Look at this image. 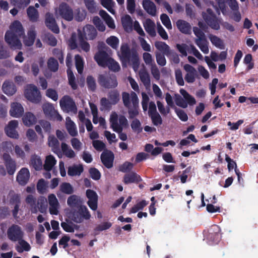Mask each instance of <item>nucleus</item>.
<instances>
[{
	"instance_id": "1",
	"label": "nucleus",
	"mask_w": 258,
	"mask_h": 258,
	"mask_svg": "<svg viewBox=\"0 0 258 258\" xmlns=\"http://www.w3.org/2000/svg\"><path fill=\"white\" fill-rule=\"evenodd\" d=\"M24 30L21 23L18 21H14L10 26V29L5 34V40L10 47L14 49H20L22 43L20 38L24 35Z\"/></svg>"
},
{
	"instance_id": "2",
	"label": "nucleus",
	"mask_w": 258,
	"mask_h": 258,
	"mask_svg": "<svg viewBox=\"0 0 258 258\" xmlns=\"http://www.w3.org/2000/svg\"><path fill=\"white\" fill-rule=\"evenodd\" d=\"M118 55L122 62V66L131 65L134 71L138 70L140 62L138 52L135 49H131L126 43L122 44Z\"/></svg>"
},
{
	"instance_id": "3",
	"label": "nucleus",
	"mask_w": 258,
	"mask_h": 258,
	"mask_svg": "<svg viewBox=\"0 0 258 258\" xmlns=\"http://www.w3.org/2000/svg\"><path fill=\"white\" fill-rule=\"evenodd\" d=\"M68 217L76 223H81L84 220H88L91 215L86 206H80L77 210H72L68 213Z\"/></svg>"
},
{
	"instance_id": "4",
	"label": "nucleus",
	"mask_w": 258,
	"mask_h": 258,
	"mask_svg": "<svg viewBox=\"0 0 258 258\" xmlns=\"http://www.w3.org/2000/svg\"><path fill=\"white\" fill-rule=\"evenodd\" d=\"M111 128L116 133H119L128 124V121L123 115H118L115 112H111L110 116Z\"/></svg>"
},
{
	"instance_id": "5",
	"label": "nucleus",
	"mask_w": 258,
	"mask_h": 258,
	"mask_svg": "<svg viewBox=\"0 0 258 258\" xmlns=\"http://www.w3.org/2000/svg\"><path fill=\"white\" fill-rule=\"evenodd\" d=\"M179 92L183 96V98L178 94L174 95V100L176 104L178 106L185 108L187 107L188 105L193 106L196 104L195 98L190 95L185 90L180 89Z\"/></svg>"
},
{
	"instance_id": "6",
	"label": "nucleus",
	"mask_w": 258,
	"mask_h": 258,
	"mask_svg": "<svg viewBox=\"0 0 258 258\" xmlns=\"http://www.w3.org/2000/svg\"><path fill=\"white\" fill-rule=\"evenodd\" d=\"M84 39L81 30H78V36L76 33H73L69 41V44L72 49L79 46L84 51L88 52L90 50V45Z\"/></svg>"
},
{
	"instance_id": "7",
	"label": "nucleus",
	"mask_w": 258,
	"mask_h": 258,
	"mask_svg": "<svg viewBox=\"0 0 258 258\" xmlns=\"http://www.w3.org/2000/svg\"><path fill=\"white\" fill-rule=\"evenodd\" d=\"M56 17H60L67 21H72L74 18L73 11L72 8L67 4L62 3L55 10Z\"/></svg>"
},
{
	"instance_id": "8",
	"label": "nucleus",
	"mask_w": 258,
	"mask_h": 258,
	"mask_svg": "<svg viewBox=\"0 0 258 258\" xmlns=\"http://www.w3.org/2000/svg\"><path fill=\"white\" fill-rule=\"evenodd\" d=\"M24 95L25 97L32 102L37 103L41 100L40 92L36 86L32 84L26 86Z\"/></svg>"
},
{
	"instance_id": "9",
	"label": "nucleus",
	"mask_w": 258,
	"mask_h": 258,
	"mask_svg": "<svg viewBox=\"0 0 258 258\" xmlns=\"http://www.w3.org/2000/svg\"><path fill=\"white\" fill-rule=\"evenodd\" d=\"M62 110L68 113L76 114L78 111L77 106L73 100L69 96L62 97L59 101Z\"/></svg>"
},
{
	"instance_id": "10",
	"label": "nucleus",
	"mask_w": 258,
	"mask_h": 258,
	"mask_svg": "<svg viewBox=\"0 0 258 258\" xmlns=\"http://www.w3.org/2000/svg\"><path fill=\"white\" fill-rule=\"evenodd\" d=\"M7 237L12 242H16L24 238V232L22 228L17 224H12L7 230Z\"/></svg>"
},
{
	"instance_id": "11",
	"label": "nucleus",
	"mask_w": 258,
	"mask_h": 258,
	"mask_svg": "<svg viewBox=\"0 0 258 258\" xmlns=\"http://www.w3.org/2000/svg\"><path fill=\"white\" fill-rule=\"evenodd\" d=\"M98 82L101 86L107 88H114L117 86L116 78L114 75H100Z\"/></svg>"
},
{
	"instance_id": "12",
	"label": "nucleus",
	"mask_w": 258,
	"mask_h": 258,
	"mask_svg": "<svg viewBox=\"0 0 258 258\" xmlns=\"http://www.w3.org/2000/svg\"><path fill=\"white\" fill-rule=\"evenodd\" d=\"M203 16L207 24L212 29L217 30L220 29V25L218 20L211 9H208L206 13H203Z\"/></svg>"
},
{
	"instance_id": "13",
	"label": "nucleus",
	"mask_w": 258,
	"mask_h": 258,
	"mask_svg": "<svg viewBox=\"0 0 258 258\" xmlns=\"http://www.w3.org/2000/svg\"><path fill=\"white\" fill-rule=\"evenodd\" d=\"M43 110L44 114L51 119L57 121L62 120V116L54 109L52 104L50 103H45L43 105Z\"/></svg>"
},
{
	"instance_id": "14",
	"label": "nucleus",
	"mask_w": 258,
	"mask_h": 258,
	"mask_svg": "<svg viewBox=\"0 0 258 258\" xmlns=\"http://www.w3.org/2000/svg\"><path fill=\"white\" fill-rule=\"evenodd\" d=\"M122 98L123 104L125 107H130L131 105L137 106L139 104V99L136 93L133 91L130 94L123 92Z\"/></svg>"
},
{
	"instance_id": "15",
	"label": "nucleus",
	"mask_w": 258,
	"mask_h": 258,
	"mask_svg": "<svg viewBox=\"0 0 258 258\" xmlns=\"http://www.w3.org/2000/svg\"><path fill=\"white\" fill-rule=\"evenodd\" d=\"M18 125V121L16 120L10 121L5 128L7 135L13 139H17L19 138V134L16 131Z\"/></svg>"
},
{
	"instance_id": "16",
	"label": "nucleus",
	"mask_w": 258,
	"mask_h": 258,
	"mask_svg": "<svg viewBox=\"0 0 258 258\" xmlns=\"http://www.w3.org/2000/svg\"><path fill=\"white\" fill-rule=\"evenodd\" d=\"M86 197L88 199L87 204L93 211H96L98 208V195L95 191L91 189L86 190Z\"/></svg>"
},
{
	"instance_id": "17",
	"label": "nucleus",
	"mask_w": 258,
	"mask_h": 258,
	"mask_svg": "<svg viewBox=\"0 0 258 258\" xmlns=\"http://www.w3.org/2000/svg\"><path fill=\"white\" fill-rule=\"evenodd\" d=\"M48 202L50 214L57 215L59 213L60 205L55 195L51 194L48 196Z\"/></svg>"
},
{
	"instance_id": "18",
	"label": "nucleus",
	"mask_w": 258,
	"mask_h": 258,
	"mask_svg": "<svg viewBox=\"0 0 258 258\" xmlns=\"http://www.w3.org/2000/svg\"><path fill=\"white\" fill-rule=\"evenodd\" d=\"M183 69L186 72L184 77V79L188 83H194L197 76V71L192 66L188 64H185L183 66Z\"/></svg>"
},
{
	"instance_id": "19",
	"label": "nucleus",
	"mask_w": 258,
	"mask_h": 258,
	"mask_svg": "<svg viewBox=\"0 0 258 258\" xmlns=\"http://www.w3.org/2000/svg\"><path fill=\"white\" fill-rule=\"evenodd\" d=\"M3 159L4 161L8 173L10 175H13L16 169L15 162L11 158L10 155L5 153L3 155Z\"/></svg>"
},
{
	"instance_id": "20",
	"label": "nucleus",
	"mask_w": 258,
	"mask_h": 258,
	"mask_svg": "<svg viewBox=\"0 0 258 258\" xmlns=\"http://www.w3.org/2000/svg\"><path fill=\"white\" fill-rule=\"evenodd\" d=\"M30 178V172L26 168H22L18 173L16 180L21 185H26Z\"/></svg>"
},
{
	"instance_id": "21",
	"label": "nucleus",
	"mask_w": 258,
	"mask_h": 258,
	"mask_svg": "<svg viewBox=\"0 0 258 258\" xmlns=\"http://www.w3.org/2000/svg\"><path fill=\"white\" fill-rule=\"evenodd\" d=\"M45 25L52 31L55 33H58L59 28L57 26L55 20L52 14L47 13L45 15Z\"/></svg>"
},
{
	"instance_id": "22",
	"label": "nucleus",
	"mask_w": 258,
	"mask_h": 258,
	"mask_svg": "<svg viewBox=\"0 0 258 258\" xmlns=\"http://www.w3.org/2000/svg\"><path fill=\"white\" fill-rule=\"evenodd\" d=\"M81 32L83 35V38L93 40L94 39L96 35L97 32L95 28L90 25H87L83 27L82 31Z\"/></svg>"
},
{
	"instance_id": "23",
	"label": "nucleus",
	"mask_w": 258,
	"mask_h": 258,
	"mask_svg": "<svg viewBox=\"0 0 258 258\" xmlns=\"http://www.w3.org/2000/svg\"><path fill=\"white\" fill-rule=\"evenodd\" d=\"M67 205L72 210L74 208H79L80 206H83V201L80 197L76 195H73L68 197Z\"/></svg>"
},
{
	"instance_id": "24",
	"label": "nucleus",
	"mask_w": 258,
	"mask_h": 258,
	"mask_svg": "<svg viewBox=\"0 0 258 258\" xmlns=\"http://www.w3.org/2000/svg\"><path fill=\"white\" fill-rule=\"evenodd\" d=\"M101 159L103 164L107 168H111L113 165L114 155L113 153L110 151H104L101 154Z\"/></svg>"
},
{
	"instance_id": "25",
	"label": "nucleus",
	"mask_w": 258,
	"mask_h": 258,
	"mask_svg": "<svg viewBox=\"0 0 258 258\" xmlns=\"http://www.w3.org/2000/svg\"><path fill=\"white\" fill-rule=\"evenodd\" d=\"M24 110L22 105L18 102H13L11 105L10 114L16 118L20 117L24 113Z\"/></svg>"
},
{
	"instance_id": "26",
	"label": "nucleus",
	"mask_w": 258,
	"mask_h": 258,
	"mask_svg": "<svg viewBox=\"0 0 258 258\" xmlns=\"http://www.w3.org/2000/svg\"><path fill=\"white\" fill-rule=\"evenodd\" d=\"M110 58L108 54L104 51H99L95 56L94 59L97 63L102 67H105L108 60Z\"/></svg>"
},
{
	"instance_id": "27",
	"label": "nucleus",
	"mask_w": 258,
	"mask_h": 258,
	"mask_svg": "<svg viewBox=\"0 0 258 258\" xmlns=\"http://www.w3.org/2000/svg\"><path fill=\"white\" fill-rule=\"evenodd\" d=\"M220 231V227L217 225H214L210 229L208 238L213 243H217L221 239Z\"/></svg>"
},
{
	"instance_id": "28",
	"label": "nucleus",
	"mask_w": 258,
	"mask_h": 258,
	"mask_svg": "<svg viewBox=\"0 0 258 258\" xmlns=\"http://www.w3.org/2000/svg\"><path fill=\"white\" fill-rule=\"evenodd\" d=\"M142 5L146 12L152 16H155L157 13V9L155 5L150 0H143Z\"/></svg>"
},
{
	"instance_id": "29",
	"label": "nucleus",
	"mask_w": 258,
	"mask_h": 258,
	"mask_svg": "<svg viewBox=\"0 0 258 258\" xmlns=\"http://www.w3.org/2000/svg\"><path fill=\"white\" fill-rule=\"evenodd\" d=\"M143 26L146 31L151 37L156 35L155 23L150 19H147L143 22Z\"/></svg>"
},
{
	"instance_id": "30",
	"label": "nucleus",
	"mask_w": 258,
	"mask_h": 258,
	"mask_svg": "<svg viewBox=\"0 0 258 258\" xmlns=\"http://www.w3.org/2000/svg\"><path fill=\"white\" fill-rule=\"evenodd\" d=\"M36 36V32L34 27L31 28L28 31L26 36L24 37L23 42L28 46H32L34 42Z\"/></svg>"
},
{
	"instance_id": "31",
	"label": "nucleus",
	"mask_w": 258,
	"mask_h": 258,
	"mask_svg": "<svg viewBox=\"0 0 258 258\" xmlns=\"http://www.w3.org/2000/svg\"><path fill=\"white\" fill-rule=\"evenodd\" d=\"M66 127L70 136L76 137L78 135L77 126L70 117H67L66 119Z\"/></svg>"
},
{
	"instance_id": "32",
	"label": "nucleus",
	"mask_w": 258,
	"mask_h": 258,
	"mask_svg": "<svg viewBox=\"0 0 258 258\" xmlns=\"http://www.w3.org/2000/svg\"><path fill=\"white\" fill-rule=\"evenodd\" d=\"M3 92L8 96L13 95L17 91L15 84L9 81H6L2 86Z\"/></svg>"
},
{
	"instance_id": "33",
	"label": "nucleus",
	"mask_w": 258,
	"mask_h": 258,
	"mask_svg": "<svg viewBox=\"0 0 258 258\" xmlns=\"http://www.w3.org/2000/svg\"><path fill=\"white\" fill-rule=\"evenodd\" d=\"M176 24L177 28L181 33L184 34L190 33L191 27L187 22L183 20H178L177 21Z\"/></svg>"
},
{
	"instance_id": "34",
	"label": "nucleus",
	"mask_w": 258,
	"mask_h": 258,
	"mask_svg": "<svg viewBox=\"0 0 258 258\" xmlns=\"http://www.w3.org/2000/svg\"><path fill=\"white\" fill-rule=\"evenodd\" d=\"M48 146L51 148L52 151L58 156L61 154L59 149V143L57 139L54 136H49L48 139Z\"/></svg>"
},
{
	"instance_id": "35",
	"label": "nucleus",
	"mask_w": 258,
	"mask_h": 258,
	"mask_svg": "<svg viewBox=\"0 0 258 258\" xmlns=\"http://www.w3.org/2000/svg\"><path fill=\"white\" fill-rule=\"evenodd\" d=\"M121 23L125 31L131 32L132 31L134 23L130 15H125L122 16L121 18Z\"/></svg>"
},
{
	"instance_id": "36",
	"label": "nucleus",
	"mask_w": 258,
	"mask_h": 258,
	"mask_svg": "<svg viewBox=\"0 0 258 258\" xmlns=\"http://www.w3.org/2000/svg\"><path fill=\"white\" fill-rule=\"evenodd\" d=\"M139 75L142 82L146 88L150 86L151 82L149 75L145 68H143L139 71Z\"/></svg>"
},
{
	"instance_id": "37",
	"label": "nucleus",
	"mask_w": 258,
	"mask_h": 258,
	"mask_svg": "<svg viewBox=\"0 0 258 258\" xmlns=\"http://www.w3.org/2000/svg\"><path fill=\"white\" fill-rule=\"evenodd\" d=\"M83 171V167L80 164H76L68 167V174L69 176H79Z\"/></svg>"
},
{
	"instance_id": "38",
	"label": "nucleus",
	"mask_w": 258,
	"mask_h": 258,
	"mask_svg": "<svg viewBox=\"0 0 258 258\" xmlns=\"http://www.w3.org/2000/svg\"><path fill=\"white\" fill-rule=\"evenodd\" d=\"M61 149L63 154L68 158L73 159L76 156L75 151L65 143L61 144Z\"/></svg>"
},
{
	"instance_id": "39",
	"label": "nucleus",
	"mask_w": 258,
	"mask_h": 258,
	"mask_svg": "<svg viewBox=\"0 0 258 258\" xmlns=\"http://www.w3.org/2000/svg\"><path fill=\"white\" fill-rule=\"evenodd\" d=\"M18 244L16 246V249L19 253H22L24 251H29L31 249V246L24 239V238H21L18 241Z\"/></svg>"
},
{
	"instance_id": "40",
	"label": "nucleus",
	"mask_w": 258,
	"mask_h": 258,
	"mask_svg": "<svg viewBox=\"0 0 258 258\" xmlns=\"http://www.w3.org/2000/svg\"><path fill=\"white\" fill-rule=\"evenodd\" d=\"M22 120L25 125L30 126L36 123V118L33 113L28 112L24 115Z\"/></svg>"
},
{
	"instance_id": "41",
	"label": "nucleus",
	"mask_w": 258,
	"mask_h": 258,
	"mask_svg": "<svg viewBox=\"0 0 258 258\" xmlns=\"http://www.w3.org/2000/svg\"><path fill=\"white\" fill-rule=\"evenodd\" d=\"M195 43L204 54H208L209 53L208 42L206 38L196 39Z\"/></svg>"
},
{
	"instance_id": "42",
	"label": "nucleus",
	"mask_w": 258,
	"mask_h": 258,
	"mask_svg": "<svg viewBox=\"0 0 258 258\" xmlns=\"http://www.w3.org/2000/svg\"><path fill=\"white\" fill-rule=\"evenodd\" d=\"M39 124L36 125L35 126V128L36 131L39 135H42V129H41V126L43 128V129L44 130V131L45 132H49L50 131L51 125L48 121L42 120L39 121Z\"/></svg>"
},
{
	"instance_id": "43",
	"label": "nucleus",
	"mask_w": 258,
	"mask_h": 258,
	"mask_svg": "<svg viewBox=\"0 0 258 258\" xmlns=\"http://www.w3.org/2000/svg\"><path fill=\"white\" fill-rule=\"evenodd\" d=\"M141 180L140 176L134 172L126 174L124 177V182L125 184L138 182Z\"/></svg>"
},
{
	"instance_id": "44",
	"label": "nucleus",
	"mask_w": 258,
	"mask_h": 258,
	"mask_svg": "<svg viewBox=\"0 0 258 258\" xmlns=\"http://www.w3.org/2000/svg\"><path fill=\"white\" fill-rule=\"evenodd\" d=\"M99 15L105 21L106 24L109 28L111 29L115 28V25L114 20L105 11L102 10L100 11Z\"/></svg>"
},
{
	"instance_id": "45",
	"label": "nucleus",
	"mask_w": 258,
	"mask_h": 258,
	"mask_svg": "<svg viewBox=\"0 0 258 258\" xmlns=\"http://www.w3.org/2000/svg\"><path fill=\"white\" fill-rule=\"evenodd\" d=\"M27 14L31 21L35 22L38 20L39 13L38 11L34 7H29L27 10Z\"/></svg>"
},
{
	"instance_id": "46",
	"label": "nucleus",
	"mask_w": 258,
	"mask_h": 258,
	"mask_svg": "<svg viewBox=\"0 0 258 258\" xmlns=\"http://www.w3.org/2000/svg\"><path fill=\"white\" fill-rule=\"evenodd\" d=\"M56 160L51 155L47 156L44 164V168L47 171H50L55 165Z\"/></svg>"
},
{
	"instance_id": "47",
	"label": "nucleus",
	"mask_w": 258,
	"mask_h": 258,
	"mask_svg": "<svg viewBox=\"0 0 258 258\" xmlns=\"http://www.w3.org/2000/svg\"><path fill=\"white\" fill-rule=\"evenodd\" d=\"M155 47L164 55H166L171 50L170 47L164 42L157 41L155 42Z\"/></svg>"
},
{
	"instance_id": "48",
	"label": "nucleus",
	"mask_w": 258,
	"mask_h": 258,
	"mask_svg": "<svg viewBox=\"0 0 258 258\" xmlns=\"http://www.w3.org/2000/svg\"><path fill=\"white\" fill-rule=\"evenodd\" d=\"M100 3L110 13L113 15L115 14V11L113 8L115 5V3L113 0H100Z\"/></svg>"
},
{
	"instance_id": "49",
	"label": "nucleus",
	"mask_w": 258,
	"mask_h": 258,
	"mask_svg": "<svg viewBox=\"0 0 258 258\" xmlns=\"http://www.w3.org/2000/svg\"><path fill=\"white\" fill-rule=\"evenodd\" d=\"M61 226L67 232H74L75 229H78L79 228V226L71 222H62L61 223Z\"/></svg>"
},
{
	"instance_id": "50",
	"label": "nucleus",
	"mask_w": 258,
	"mask_h": 258,
	"mask_svg": "<svg viewBox=\"0 0 258 258\" xmlns=\"http://www.w3.org/2000/svg\"><path fill=\"white\" fill-rule=\"evenodd\" d=\"M31 165L36 170H39L42 167V162L40 157L33 155L31 159Z\"/></svg>"
},
{
	"instance_id": "51",
	"label": "nucleus",
	"mask_w": 258,
	"mask_h": 258,
	"mask_svg": "<svg viewBox=\"0 0 258 258\" xmlns=\"http://www.w3.org/2000/svg\"><path fill=\"white\" fill-rule=\"evenodd\" d=\"M37 207L41 213L45 212L47 207L46 199L43 197H40L37 201Z\"/></svg>"
},
{
	"instance_id": "52",
	"label": "nucleus",
	"mask_w": 258,
	"mask_h": 258,
	"mask_svg": "<svg viewBox=\"0 0 258 258\" xmlns=\"http://www.w3.org/2000/svg\"><path fill=\"white\" fill-rule=\"evenodd\" d=\"M209 38L213 45H215L216 47L221 49L223 47V42L220 38L215 35L210 34L209 35Z\"/></svg>"
},
{
	"instance_id": "53",
	"label": "nucleus",
	"mask_w": 258,
	"mask_h": 258,
	"mask_svg": "<svg viewBox=\"0 0 258 258\" xmlns=\"http://www.w3.org/2000/svg\"><path fill=\"white\" fill-rule=\"evenodd\" d=\"M106 67L113 72H118L120 69L119 63L111 57L108 60Z\"/></svg>"
},
{
	"instance_id": "54",
	"label": "nucleus",
	"mask_w": 258,
	"mask_h": 258,
	"mask_svg": "<svg viewBox=\"0 0 258 258\" xmlns=\"http://www.w3.org/2000/svg\"><path fill=\"white\" fill-rule=\"evenodd\" d=\"M11 4L20 9H24L30 3V0H10Z\"/></svg>"
},
{
	"instance_id": "55",
	"label": "nucleus",
	"mask_w": 258,
	"mask_h": 258,
	"mask_svg": "<svg viewBox=\"0 0 258 258\" xmlns=\"http://www.w3.org/2000/svg\"><path fill=\"white\" fill-rule=\"evenodd\" d=\"M59 187L61 192L67 195H71L74 192L73 186L70 183L68 182H63L61 183Z\"/></svg>"
},
{
	"instance_id": "56",
	"label": "nucleus",
	"mask_w": 258,
	"mask_h": 258,
	"mask_svg": "<svg viewBox=\"0 0 258 258\" xmlns=\"http://www.w3.org/2000/svg\"><path fill=\"white\" fill-rule=\"evenodd\" d=\"M106 43L112 48L116 49L118 48L119 40L116 37L111 36L106 39Z\"/></svg>"
},
{
	"instance_id": "57",
	"label": "nucleus",
	"mask_w": 258,
	"mask_h": 258,
	"mask_svg": "<svg viewBox=\"0 0 258 258\" xmlns=\"http://www.w3.org/2000/svg\"><path fill=\"white\" fill-rule=\"evenodd\" d=\"M67 74L69 84L71 86L73 89H76L77 88V85L75 82V77L71 69H68Z\"/></svg>"
},
{
	"instance_id": "58",
	"label": "nucleus",
	"mask_w": 258,
	"mask_h": 258,
	"mask_svg": "<svg viewBox=\"0 0 258 258\" xmlns=\"http://www.w3.org/2000/svg\"><path fill=\"white\" fill-rule=\"evenodd\" d=\"M76 67L79 74H81L83 71L84 61L83 58L79 55L75 56Z\"/></svg>"
},
{
	"instance_id": "59",
	"label": "nucleus",
	"mask_w": 258,
	"mask_h": 258,
	"mask_svg": "<svg viewBox=\"0 0 258 258\" xmlns=\"http://www.w3.org/2000/svg\"><path fill=\"white\" fill-rule=\"evenodd\" d=\"M84 2L90 13H94L96 12V5L94 0H84Z\"/></svg>"
},
{
	"instance_id": "60",
	"label": "nucleus",
	"mask_w": 258,
	"mask_h": 258,
	"mask_svg": "<svg viewBox=\"0 0 258 258\" xmlns=\"http://www.w3.org/2000/svg\"><path fill=\"white\" fill-rule=\"evenodd\" d=\"M93 23L99 31H104L105 30V26L98 17L93 18Z\"/></svg>"
},
{
	"instance_id": "61",
	"label": "nucleus",
	"mask_w": 258,
	"mask_h": 258,
	"mask_svg": "<svg viewBox=\"0 0 258 258\" xmlns=\"http://www.w3.org/2000/svg\"><path fill=\"white\" fill-rule=\"evenodd\" d=\"M128 109L129 117L133 118L139 114V104L137 106L131 105L130 107H126Z\"/></svg>"
},
{
	"instance_id": "62",
	"label": "nucleus",
	"mask_w": 258,
	"mask_h": 258,
	"mask_svg": "<svg viewBox=\"0 0 258 258\" xmlns=\"http://www.w3.org/2000/svg\"><path fill=\"white\" fill-rule=\"evenodd\" d=\"M160 19L162 24L169 30L172 29V25L169 17L165 14H163L160 16Z\"/></svg>"
},
{
	"instance_id": "63",
	"label": "nucleus",
	"mask_w": 258,
	"mask_h": 258,
	"mask_svg": "<svg viewBox=\"0 0 258 258\" xmlns=\"http://www.w3.org/2000/svg\"><path fill=\"white\" fill-rule=\"evenodd\" d=\"M47 66L49 69L53 72H56L58 70V62L54 58L51 57L48 60Z\"/></svg>"
},
{
	"instance_id": "64",
	"label": "nucleus",
	"mask_w": 258,
	"mask_h": 258,
	"mask_svg": "<svg viewBox=\"0 0 258 258\" xmlns=\"http://www.w3.org/2000/svg\"><path fill=\"white\" fill-rule=\"evenodd\" d=\"M148 202L146 201L143 200L141 202L138 203L135 205L131 210V213H135L138 212L139 210L143 209L146 205H147Z\"/></svg>"
}]
</instances>
